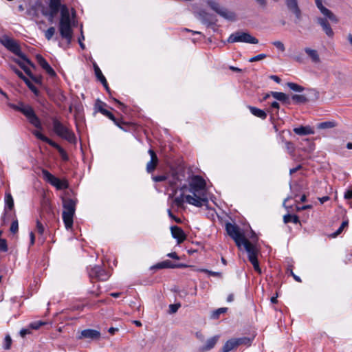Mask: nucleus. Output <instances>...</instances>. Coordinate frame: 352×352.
I'll return each instance as SVG.
<instances>
[{"instance_id": "1", "label": "nucleus", "mask_w": 352, "mask_h": 352, "mask_svg": "<svg viewBox=\"0 0 352 352\" xmlns=\"http://www.w3.org/2000/svg\"><path fill=\"white\" fill-rule=\"evenodd\" d=\"M206 182L200 176H194L189 184V192L192 195H186V201L197 207L207 206L208 199L206 190Z\"/></svg>"}, {"instance_id": "2", "label": "nucleus", "mask_w": 352, "mask_h": 352, "mask_svg": "<svg viewBox=\"0 0 352 352\" xmlns=\"http://www.w3.org/2000/svg\"><path fill=\"white\" fill-rule=\"evenodd\" d=\"M10 107L25 116L28 122L35 128L42 130L43 126L41 119L36 114L33 107L30 104L19 102L18 104H11Z\"/></svg>"}, {"instance_id": "3", "label": "nucleus", "mask_w": 352, "mask_h": 352, "mask_svg": "<svg viewBox=\"0 0 352 352\" xmlns=\"http://www.w3.org/2000/svg\"><path fill=\"white\" fill-rule=\"evenodd\" d=\"M52 120L54 131L58 136L71 144L76 143V135L71 129L61 123L56 118H52Z\"/></svg>"}, {"instance_id": "4", "label": "nucleus", "mask_w": 352, "mask_h": 352, "mask_svg": "<svg viewBox=\"0 0 352 352\" xmlns=\"http://www.w3.org/2000/svg\"><path fill=\"white\" fill-rule=\"evenodd\" d=\"M0 43L8 50L25 61L29 65L32 67H35L34 64L21 52L19 45L14 39L8 36H3L0 38Z\"/></svg>"}, {"instance_id": "5", "label": "nucleus", "mask_w": 352, "mask_h": 352, "mask_svg": "<svg viewBox=\"0 0 352 352\" xmlns=\"http://www.w3.org/2000/svg\"><path fill=\"white\" fill-rule=\"evenodd\" d=\"M226 229L228 234L234 241L236 246L240 249L242 245L246 249V243H251L245 238L244 234L241 232L240 228L235 224L227 223L226 224Z\"/></svg>"}, {"instance_id": "6", "label": "nucleus", "mask_w": 352, "mask_h": 352, "mask_svg": "<svg viewBox=\"0 0 352 352\" xmlns=\"http://www.w3.org/2000/svg\"><path fill=\"white\" fill-rule=\"evenodd\" d=\"M284 3L288 13L294 16V23L299 25L302 19V11L300 7L298 0H284Z\"/></svg>"}, {"instance_id": "7", "label": "nucleus", "mask_w": 352, "mask_h": 352, "mask_svg": "<svg viewBox=\"0 0 352 352\" xmlns=\"http://www.w3.org/2000/svg\"><path fill=\"white\" fill-rule=\"evenodd\" d=\"M207 4L213 11L225 19L231 21L236 20L235 13L221 6L218 2L212 0H208L207 1Z\"/></svg>"}, {"instance_id": "8", "label": "nucleus", "mask_w": 352, "mask_h": 352, "mask_svg": "<svg viewBox=\"0 0 352 352\" xmlns=\"http://www.w3.org/2000/svg\"><path fill=\"white\" fill-rule=\"evenodd\" d=\"M32 134L38 140L48 144L49 145H50L51 146H52L53 148H56L62 160L63 161H67L69 157H68V155L66 153V151L59 145L56 142H54L53 140H52L51 139H50L49 138L46 137L45 135H44L43 134H42L39 131H37V130H34L32 131Z\"/></svg>"}, {"instance_id": "9", "label": "nucleus", "mask_w": 352, "mask_h": 352, "mask_svg": "<svg viewBox=\"0 0 352 352\" xmlns=\"http://www.w3.org/2000/svg\"><path fill=\"white\" fill-rule=\"evenodd\" d=\"M228 42H243L247 43L257 44L258 43V40L248 32H236L234 34H232L229 36Z\"/></svg>"}, {"instance_id": "10", "label": "nucleus", "mask_w": 352, "mask_h": 352, "mask_svg": "<svg viewBox=\"0 0 352 352\" xmlns=\"http://www.w3.org/2000/svg\"><path fill=\"white\" fill-rule=\"evenodd\" d=\"M246 245L245 251L248 253V260L252 264L255 271H256L258 274H261V270L259 267L257 258V255L259 251L252 243H247Z\"/></svg>"}, {"instance_id": "11", "label": "nucleus", "mask_w": 352, "mask_h": 352, "mask_svg": "<svg viewBox=\"0 0 352 352\" xmlns=\"http://www.w3.org/2000/svg\"><path fill=\"white\" fill-rule=\"evenodd\" d=\"M88 274L92 282L105 281L109 276L107 272L99 265L91 267L88 271Z\"/></svg>"}, {"instance_id": "12", "label": "nucleus", "mask_w": 352, "mask_h": 352, "mask_svg": "<svg viewBox=\"0 0 352 352\" xmlns=\"http://www.w3.org/2000/svg\"><path fill=\"white\" fill-rule=\"evenodd\" d=\"M42 174L44 179L51 185L55 186L58 190L66 189L68 188V184L66 181L60 180L51 174L47 170L43 169Z\"/></svg>"}, {"instance_id": "13", "label": "nucleus", "mask_w": 352, "mask_h": 352, "mask_svg": "<svg viewBox=\"0 0 352 352\" xmlns=\"http://www.w3.org/2000/svg\"><path fill=\"white\" fill-rule=\"evenodd\" d=\"M311 94H314V96H305V94H295L292 96V98L297 104H304L309 101H315L318 99L319 92L317 91L316 89H312L311 91Z\"/></svg>"}, {"instance_id": "14", "label": "nucleus", "mask_w": 352, "mask_h": 352, "mask_svg": "<svg viewBox=\"0 0 352 352\" xmlns=\"http://www.w3.org/2000/svg\"><path fill=\"white\" fill-rule=\"evenodd\" d=\"M58 30L61 37L70 44L73 38V30L72 24H59Z\"/></svg>"}, {"instance_id": "15", "label": "nucleus", "mask_w": 352, "mask_h": 352, "mask_svg": "<svg viewBox=\"0 0 352 352\" xmlns=\"http://www.w3.org/2000/svg\"><path fill=\"white\" fill-rule=\"evenodd\" d=\"M77 338L79 340H98L100 338V333L95 329H87L81 331Z\"/></svg>"}, {"instance_id": "16", "label": "nucleus", "mask_w": 352, "mask_h": 352, "mask_svg": "<svg viewBox=\"0 0 352 352\" xmlns=\"http://www.w3.org/2000/svg\"><path fill=\"white\" fill-rule=\"evenodd\" d=\"M101 113L112 120L116 126L124 131H126V126L130 125L129 122L117 119L111 112L107 109H102Z\"/></svg>"}, {"instance_id": "17", "label": "nucleus", "mask_w": 352, "mask_h": 352, "mask_svg": "<svg viewBox=\"0 0 352 352\" xmlns=\"http://www.w3.org/2000/svg\"><path fill=\"white\" fill-rule=\"evenodd\" d=\"M148 153L151 156V160L146 164V171L151 173L156 169L159 164V159L153 149H149Z\"/></svg>"}, {"instance_id": "18", "label": "nucleus", "mask_w": 352, "mask_h": 352, "mask_svg": "<svg viewBox=\"0 0 352 352\" xmlns=\"http://www.w3.org/2000/svg\"><path fill=\"white\" fill-rule=\"evenodd\" d=\"M49 7L50 12L43 10V14L44 16L51 15V16H56L59 10H61L60 0H50Z\"/></svg>"}, {"instance_id": "19", "label": "nucleus", "mask_w": 352, "mask_h": 352, "mask_svg": "<svg viewBox=\"0 0 352 352\" xmlns=\"http://www.w3.org/2000/svg\"><path fill=\"white\" fill-rule=\"evenodd\" d=\"M219 340V336H214L208 338L205 343L199 347V352H206L212 349Z\"/></svg>"}, {"instance_id": "20", "label": "nucleus", "mask_w": 352, "mask_h": 352, "mask_svg": "<svg viewBox=\"0 0 352 352\" xmlns=\"http://www.w3.org/2000/svg\"><path fill=\"white\" fill-rule=\"evenodd\" d=\"M170 231L173 237L177 239L178 244L183 243L186 240V235L180 227L177 226H171Z\"/></svg>"}, {"instance_id": "21", "label": "nucleus", "mask_w": 352, "mask_h": 352, "mask_svg": "<svg viewBox=\"0 0 352 352\" xmlns=\"http://www.w3.org/2000/svg\"><path fill=\"white\" fill-rule=\"evenodd\" d=\"M36 60L40 66L51 76L54 77L56 76L55 71L49 65L47 60L40 54L36 55Z\"/></svg>"}, {"instance_id": "22", "label": "nucleus", "mask_w": 352, "mask_h": 352, "mask_svg": "<svg viewBox=\"0 0 352 352\" xmlns=\"http://www.w3.org/2000/svg\"><path fill=\"white\" fill-rule=\"evenodd\" d=\"M316 22L322 27L323 31L329 37L332 38L333 36L334 32L327 19L318 17Z\"/></svg>"}, {"instance_id": "23", "label": "nucleus", "mask_w": 352, "mask_h": 352, "mask_svg": "<svg viewBox=\"0 0 352 352\" xmlns=\"http://www.w3.org/2000/svg\"><path fill=\"white\" fill-rule=\"evenodd\" d=\"M186 267L184 264H174L170 260H166L162 262L157 263L153 267V269H164V268H181Z\"/></svg>"}, {"instance_id": "24", "label": "nucleus", "mask_w": 352, "mask_h": 352, "mask_svg": "<svg viewBox=\"0 0 352 352\" xmlns=\"http://www.w3.org/2000/svg\"><path fill=\"white\" fill-rule=\"evenodd\" d=\"M59 24H72L69 12L65 5L61 7Z\"/></svg>"}, {"instance_id": "25", "label": "nucleus", "mask_w": 352, "mask_h": 352, "mask_svg": "<svg viewBox=\"0 0 352 352\" xmlns=\"http://www.w3.org/2000/svg\"><path fill=\"white\" fill-rule=\"evenodd\" d=\"M76 202L70 198H63V211L75 212Z\"/></svg>"}, {"instance_id": "26", "label": "nucleus", "mask_w": 352, "mask_h": 352, "mask_svg": "<svg viewBox=\"0 0 352 352\" xmlns=\"http://www.w3.org/2000/svg\"><path fill=\"white\" fill-rule=\"evenodd\" d=\"M75 212H71L70 213L69 212H63V220L65 223L66 229L69 230L72 228L73 226V218L74 216Z\"/></svg>"}, {"instance_id": "27", "label": "nucleus", "mask_w": 352, "mask_h": 352, "mask_svg": "<svg viewBox=\"0 0 352 352\" xmlns=\"http://www.w3.org/2000/svg\"><path fill=\"white\" fill-rule=\"evenodd\" d=\"M294 132L299 135H305L314 133V129L309 126H300V127L294 128Z\"/></svg>"}, {"instance_id": "28", "label": "nucleus", "mask_w": 352, "mask_h": 352, "mask_svg": "<svg viewBox=\"0 0 352 352\" xmlns=\"http://www.w3.org/2000/svg\"><path fill=\"white\" fill-rule=\"evenodd\" d=\"M198 19L201 21L202 23L210 25L212 24L211 15L204 10H200L198 13Z\"/></svg>"}, {"instance_id": "29", "label": "nucleus", "mask_w": 352, "mask_h": 352, "mask_svg": "<svg viewBox=\"0 0 352 352\" xmlns=\"http://www.w3.org/2000/svg\"><path fill=\"white\" fill-rule=\"evenodd\" d=\"M305 52L308 55V56L311 58L313 63H318L320 62V59L318 55V52L316 50H312L309 47L305 48Z\"/></svg>"}, {"instance_id": "30", "label": "nucleus", "mask_w": 352, "mask_h": 352, "mask_svg": "<svg viewBox=\"0 0 352 352\" xmlns=\"http://www.w3.org/2000/svg\"><path fill=\"white\" fill-rule=\"evenodd\" d=\"M271 95L276 100L285 104H290L289 96L283 92L271 91Z\"/></svg>"}, {"instance_id": "31", "label": "nucleus", "mask_w": 352, "mask_h": 352, "mask_svg": "<svg viewBox=\"0 0 352 352\" xmlns=\"http://www.w3.org/2000/svg\"><path fill=\"white\" fill-rule=\"evenodd\" d=\"M248 108L250 109V112L256 117L260 118L263 120L266 119L267 118V113L262 109H260L258 108L252 107V106H248Z\"/></svg>"}, {"instance_id": "32", "label": "nucleus", "mask_w": 352, "mask_h": 352, "mask_svg": "<svg viewBox=\"0 0 352 352\" xmlns=\"http://www.w3.org/2000/svg\"><path fill=\"white\" fill-rule=\"evenodd\" d=\"M237 347L235 338L228 340L222 347V352H229Z\"/></svg>"}, {"instance_id": "33", "label": "nucleus", "mask_w": 352, "mask_h": 352, "mask_svg": "<svg viewBox=\"0 0 352 352\" xmlns=\"http://www.w3.org/2000/svg\"><path fill=\"white\" fill-rule=\"evenodd\" d=\"M324 16H325L327 19H329L332 22L337 23L338 22V19L337 16L329 9L324 8L320 12Z\"/></svg>"}, {"instance_id": "34", "label": "nucleus", "mask_w": 352, "mask_h": 352, "mask_svg": "<svg viewBox=\"0 0 352 352\" xmlns=\"http://www.w3.org/2000/svg\"><path fill=\"white\" fill-rule=\"evenodd\" d=\"M283 221L285 223L293 222L295 224L300 223L299 217L296 214H287L283 216Z\"/></svg>"}, {"instance_id": "35", "label": "nucleus", "mask_w": 352, "mask_h": 352, "mask_svg": "<svg viewBox=\"0 0 352 352\" xmlns=\"http://www.w3.org/2000/svg\"><path fill=\"white\" fill-rule=\"evenodd\" d=\"M5 201L6 204V208H5V212H6L7 208L9 210H12L14 208V200L12 196L10 193H6Z\"/></svg>"}, {"instance_id": "36", "label": "nucleus", "mask_w": 352, "mask_h": 352, "mask_svg": "<svg viewBox=\"0 0 352 352\" xmlns=\"http://www.w3.org/2000/svg\"><path fill=\"white\" fill-rule=\"evenodd\" d=\"M236 345H245V346H250L252 343V339L248 337H243L239 338H235Z\"/></svg>"}, {"instance_id": "37", "label": "nucleus", "mask_w": 352, "mask_h": 352, "mask_svg": "<svg viewBox=\"0 0 352 352\" xmlns=\"http://www.w3.org/2000/svg\"><path fill=\"white\" fill-rule=\"evenodd\" d=\"M24 82L28 87V88L36 96H38L40 94V91L38 89L30 82V80L27 78L24 79Z\"/></svg>"}, {"instance_id": "38", "label": "nucleus", "mask_w": 352, "mask_h": 352, "mask_svg": "<svg viewBox=\"0 0 352 352\" xmlns=\"http://www.w3.org/2000/svg\"><path fill=\"white\" fill-rule=\"evenodd\" d=\"M349 225V221L348 220H345V221H343L341 226H340V228L337 230L336 232H335L334 233H333L331 234V236L333 237H336L338 236V235H340L342 231L344 230V229L347 227Z\"/></svg>"}, {"instance_id": "39", "label": "nucleus", "mask_w": 352, "mask_h": 352, "mask_svg": "<svg viewBox=\"0 0 352 352\" xmlns=\"http://www.w3.org/2000/svg\"><path fill=\"white\" fill-rule=\"evenodd\" d=\"M287 85L289 89L297 92H301L305 89L303 87L294 82H287Z\"/></svg>"}, {"instance_id": "40", "label": "nucleus", "mask_w": 352, "mask_h": 352, "mask_svg": "<svg viewBox=\"0 0 352 352\" xmlns=\"http://www.w3.org/2000/svg\"><path fill=\"white\" fill-rule=\"evenodd\" d=\"M14 60L15 61V63L16 64H18L19 65V67L25 72V73L29 76L30 75H32V72L30 71V69L24 65L23 63H22L21 60H18V59H16L14 58Z\"/></svg>"}, {"instance_id": "41", "label": "nucleus", "mask_w": 352, "mask_h": 352, "mask_svg": "<svg viewBox=\"0 0 352 352\" xmlns=\"http://www.w3.org/2000/svg\"><path fill=\"white\" fill-rule=\"evenodd\" d=\"M336 126V123L334 122H324L318 124V128L324 129H329L333 128Z\"/></svg>"}, {"instance_id": "42", "label": "nucleus", "mask_w": 352, "mask_h": 352, "mask_svg": "<svg viewBox=\"0 0 352 352\" xmlns=\"http://www.w3.org/2000/svg\"><path fill=\"white\" fill-rule=\"evenodd\" d=\"M96 76L97 77L98 80L101 82L105 89L109 91V87L108 86L107 81L105 77L103 76L102 73L101 72L99 75H96Z\"/></svg>"}, {"instance_id": "43", "label": "nucleus", "mask_w": 352, "mask_h": 352, "mask_svg": "<svg viewBox=\"0 0 352 352\" xmlns=\"http://www.w3.org/2000/svg\"><path fill=\"white\" fill-rule=\"evenodd\" d=\"M12 340L10 335H6L4 339L3 348L6 350H9L11 348Z\"/></svg>"}, {"instance_id": "44", "label": "nucleus", "mask_w": 352, "mask_h": 352, "mask_svg": "<svg viewBox=\"0 0 352 352\" xmlns=\"http://www.w3.org/2000/svg\"><path fill=\"white\" fill-rule=\"evenodd\" d=\"M227 309H227V308H226V307H222V308H219V309H218L215 310V311L212 313V316H211V317H212V318H213V319H217V318H219V317L220 314H223V313L226 312Z\"/></svg>"}, {"instance_id": "45", "label": "nucleus", "mask_w": 352, "mask_h": 352, "mask_svg": "<svg viewBox=\"0 0 352 352\" xmlns=\"http://www.w3.org/2000/svg\"><path fill=\"white\" fill-rule=\"evenodd\" d=\"M55 28L54 27H50L45 32V38L50 41L52 37L54 35V33H55Z\"/></svg>"}, {"instance_id": "46", "label": "nucleus", "mask_w": 352, "mask_h": 352, "mask_svg": "<svg viewBox=\"0 0 352 352\" xmlns=\"http://www.w3.org/2000/svg\"><path fill=\"white\" fill-rule=\"evenodd\" d=\"M45 322L42 321H35L30 324L29 328L31 329H38L41 326L44 325Z\"/></svg>"}, {"instance_id": "47", "label": "nucleus", "mask_w": 352, "mask_h": 352, "mask_svg": "<svg viewBox=\"0 0 352 352\" xmlns=\"http://www.w3.org/2000/svg\"><path fill=\"white\" fill-rule=\"evenodd\" d=\"M10 69L21 78L22 79L23 81H24V79L27 78L22 73V72H21L19 69H17L15 66L14 65H10Z\"/></svg>"}, {"instance_id": "48", "label": "nucleus", "mask_w": 352, "mask_h": 352, "mask_svg": "<svg viewBox=\"0 0 352 352\" xmlns=\"http://www.w3.org/2000/svg\"><path fill=\"white\" fill-rule=\"evenodd\" d=\"M180 307H181L180 303H175V304L170 305L168 313L170 314L176 313Z\"/></svg>"}, {"instance_id": "49", "label": "nucleus", "mask_w": 352, "mask_h": 352, "mask_svg": "<svg viewBox=\"0 0 352 352\" xmlns=\"http://www.w3.org/2000/svg\"><path fill=\"white\" fill-rule=\"evenodd\" d=\"M267 57V55L265 54H260L258 55H256L255 56L252 57L250 58L249 62H256L258 60H261Z\"/></svg>"}, {"instance_id": "50", "label": "nucleus", "mask_w": 352, "mask_h": 352, "mask_svg": "<svg viewBox=\"0 0 352 352\" xmlns=\"http://www.w3.org/2000/svg\"><path fill=\"white\" fill-rule=\"evenodd\" d=\"M174 202L178 207H182L184 202V194H182L180 196L175 197Z\"/></svg>"}, {"instance_id": "51", "label": "nucleus", "mask_w": 352, "mask_h": 352, "mask_svg": "<svg viewBox=\"0 0 352 352\" xmlns=\"http://www.w3.org/2000/svg\"><path fill=\"white\" fill-rule=\"evenodd\" d=\"M10 232L13 234H15L18 232V230H19V224H18V221L16 219V220H14L12 223H11V226H10Z\"/></svg>"}, {"instance_id": "52", "label": "nucleus", "mask_w": 352, "mask_h": 352, "mask_svg": "<svg viewBox=\"0 0 352 352\" xmlns=\"http://www.w3.org/2000/svg\"><path fill=\"white\" fill-rule=\"evenodd\" d=\"M272 45L281 52H285V45L281 41H274L272 43Z\"/></svg>"}, {"instance_id": "53", "label": "nucleus", "mask_w": 352, "mask_h": 352, "mask_svg": "<svg viewBox=\"0 0 352 352\" xmlns=\"http://www.w3.org/2000/svg\"><path fill=\"white\" fill-rule=\"evenodd\" d=\"M105 106H107V104H106L104 102H103L100 101V100H96V102L95 107H96V108L98 109V111L99 112H100V113H101V110H102V109H105L104 108V107H105Z\"/></svg>"}, {"instance_id": "54", "label": "nucleus", "mask_w": 352, "mask_h": 352, "mask_svg": "<svg viewBox=\"0 0 352 352\" xmlns=\"http://www.w3.org/2000/svg\"><path fill=\"white\" fill-rule=\"evenodd\" d=\"M167 177L165 175H157L153 177V180L155 182H161L166 180Z\"/></svg>"}, {"instance_id": "55", "label": "nucleus", "mask_w": 352, "mask_h": 352, "mask_svg": "<svg viewBox=\"0 0 352 352\" xmlns=\"http://www.w3.org/2000/svg\"><path fill=\"white\" fill-rule=\"evenodd\" d=\"M29 77L35 82L37 84H41L42 82V78L41 76H35L32 74V75L29 76Z\"/></svg>"}, {"instance_id": "56", "label": "nucleus", "mask_w": 352, "mask_h": 352, "mask_svg": "<svg viewBox=\"0 0 352 352\" xmlns=\"http://www.w3.org/2000/svg\"><path fill=\"white\" fill-rule=\"evenodd\" d=\"M36 230L40 234H43L44 232V227L39 221H37L36 222Z\"/></svg>"}, {"instance_id": "57", "label": "nucleus", "mask_w": 352, "mask_h": 352, "mask_svg": "<svg viewBox=\"0 0 352 352\" xmlns=\"http://www.w3.org/2000/svg\"><path fill=\"white\" fill-rule=\"evenodd\" d=\"M280 108V104L278 102L274 101L273 102L271 103L270 104V108L267 110L268 112H271V109H279Z\"/></svg>"}, {"instance_id": "58", "label": "nucleus", "mask_w": 352, "mask_h": 352, "mask_svg": "<svg viewBox=\"0 0 352 352\" xmlns=\"http://www.w3.org/2000/svg\"><path fill=\"white\" fill-rule=\"evenodd\" d=\"M30 333H31V331H30V329H22L20 331V336L22 338H24L26 335L30 334Z\"/></svg>"}, {"instance_id": "59", "label": "nucleus", "mask_w": 352, "mask_h": 352, "mask_svg": "<svg viewBox=\"0 0 352 352\" xmlns=\"http://www.w3.org/2000/svg\"><path fill=\"white\" fill-rule=\"evenodd\" d=\"M316 5L317 8L320 10L321 12L322 9H324L325 7L322 5V0H315Z\"/></svg>"}, {"instance_id": "60", "label": "nucleus", "mask_w": 352, "mask_h": 352, "mask_svg": "<svg viewBox=\"0 0 352 352\" xmlns=\"http://www.w3.org/2000/svg\"><path fill=\"white\" fill-rule=\"evenodd\" d=\"M312 206L311 205H305V206H302L301 207H299V206H297L296 207V210L297 211H302V210H305L307 209H309V208H311Z\"/></svg>"}, {"instance_id": "61", "label": "nucleus", "mask_w": 352, "mask_h": 352, "mask_svg": "<svg viewBox=\"0 0 352 352\" xmlns=\"http://www.w3.org/2000/svg\"><path fill=\"white\" fill-rule=\"evenodd\" d=\"M168 214H169V217L172 219H173L177 223H181L182 221L179 218H177L171 212L170 210H168Z\"/></svg>"}, {"instance_id": "62", "label": "nucleus", "mask_w": 352, "mask_h": 352, "mask_svg": "<svg viewBox=\"0 0 352 352\" xmlns=\"http://www.w3.org/2000/svg\"><path fill=\"white\" fill-rule=\"evenodd\" d=\"M203 271L208 273V274H210L211 276H221L220 272H212V271H209L208 270H204Z\"/></svg>"}, {"instance_id": "63", "label": "nucleus", "mask_w": 352, "mask_h": 352, "mask_svg": "<svg viewBox=\"0 0 352 352\" xmlns=\"http://www.w3.org/2000/svg\"><path fill=\"white\" fill-rule=\"evenodd\" d=\"M344 198L348 200H349L352 198V190H348L344 193Z\"/></svg>"}, {"instance_id": "64", "label": "nucleus", "mask_w": 352, "mask_h": 352, "mask_svg": "<svg viewBox=\"0 0 352 352\" xmlns=\"http://www.w3.org/2000/svg\"><path fill=\"white\" fill-rule=\"evenodd\" d=\"M168 256L170 258H172L173 259L179 260V257L178 256L176 252H171L168 254Z\"/></svg>"}]
</instances>
